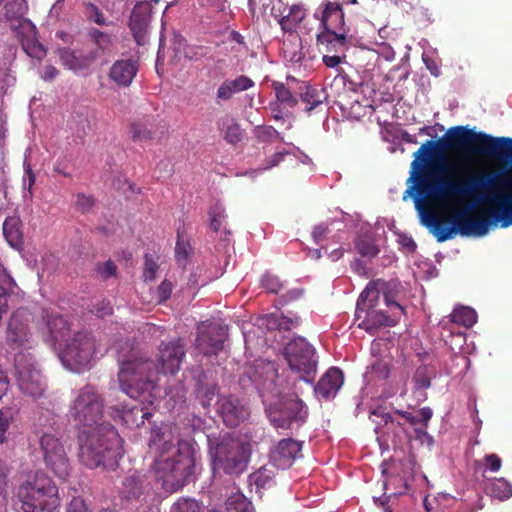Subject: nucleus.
Instances as JSON below:
<instances>
[{
	"label": "nucleus",
	"instance_id": "obj_23",
	"mask_svg": "<svg viewBox=\"0 0 512 512\" xmlns=\"http://www.w3.org/2000/svg\"><path fill=\"white\" fill-rule=\"evenodd\" d=\"M217 128L223 139L229 144H237L242 140L243 131L238 121L230 116L225 115L217 121Z\"/></svg>",
	"mask_w": 512,
	"mask_h": 512
},
{
	"label": "nucleus",
	"instance_id": "obj_57",
	"mask_svg": "<svg viewBox=\"0 0 512 512\" xmlns=\"http://www.w3.org/2000/svg\"><path fill=\"white\" fill-rule=\"evenodd\" d=\"M8 297V290L0 285V322L3 319V316L9 311Z\"/></svg>",
	"mask_w": 512,
	"mask_h": 512
},
{
	"label": "nucleus",
	"instance_id": "obj_9",
	"mask_svg": "<svg viewBox=\"0 0 512 512\" xmlns=\"http://www.w3.org/2000/svg\"><path fill=\"white\" fill-rule=\"evenodd\" d=\"M14 369H16L18 388L23 394L34 399L44 395L45 381L29 352H18L14 356Z\"/></svg>",
	"mask_w": 512,
	"mask_h": 512
},
{
	"label": "nucleus",
	"instance_id": "obj_4",
	"mask_svg": "<svg viewBox=\"0 0 512 512\" xmlns=\"http://www.w3.org/2000/svg\"><path fill=\"white\" fill-rule=\"evenodd\" d=\"M404 311L391 292V284L378 279L370 281L360 294L356 318L360 328L374 335L381 327L395 326Z\"/></svg>",
	"mask_w": 512,
	"mask_h": 512
},
{
	"label": "nucleus",
	"instance_id": "obj_8",
	"mask_svg": "<svg viewBox=\"0 0 512 512\" xmlns=\"http://www.w3.org/2000/svg\"><path fill=\"white\" fill-rule=\"evenodd\" d=\"M315 354V348L301 336L294 337L284 346V359L288 362V367L307 383H312L316 374Z\"/></svg>",
	"mask_w": 512,
	"mask_h": 512
},
{
	"label": "nucleus",
	"instance_id": "obj_59",
	"mask_svg": "<svg viewBox=\"0 0 512 512\" xmlns=\"http://www.w3.org/2000/svg\"><path fill=\"white\" fill-rule=\"evenodd\" d=\"M334 55H323V63L330 68L337 67L345 58V52L344 53H336L334 52Z\"/></svg>",
	"mask_w": 512,
	"mask_h": 512
},
{
	"label": "nucleus",
	"instance_id": "obj_48",
	"mask_svg": "<svg viewBox=\"0 0 512 512\" xmlns=\"http://www.w3.org/2000/svg\"><path fill=\"white\" fill-rule=\"evenodd\" d=\"M190 243L185 242L180 237L176 243L175 253L176 259L181 265H185L187 263L189 252H190Z\"/></svg>",
	"mask_w": 512,
	"mask_h": 512
},
{
	"label": "nucleus",
	"instance_id": "obj_21",
	"mask_svg": "<svg viewBox=\"0 0 512 512\" xmlns=\"http://www.w3.org/2000/svg\"><path fill=\"white\" fill-rule=\"evenodd\" d=\"M20 28L26 32L20 37L22 49L28 56L41 60L45 56L46 50L36 39V30L34 25L30 21L24 19L20 23Z\"/></svg>",
	"mask_w": 512,
	"mask_h": 512
},
{
	"label": "nucleus",
	"instance_id": "obj_63",
	"mask_svg": "<svg viewBox=\"0 0 512 512\" xmlns=\"http://www.w3.org/2000/svg\"><path fill=\"white\" fill-rule=\"evenodd\" d=\"M396 470L397 468L381 467V473L386 478L385 485L394 483Z\"/></svg>",
	"mask_w": 512,
	"mask_h": 512
},
{
	"label": "nucleus",
	"instance_id": "obj_1",
	"mask_svg": "<svg viewBox=\"0 0 512 512\" xmlns=\"http://www.w3.org/2000/svg\"><path fill=\"white\" fill-rule=\"evenodd\" d=\"M413 156L403 200L413 198L437 241L512 225V138L454 126Z\"/></svg>",
	"mask_w": 512,
	"mask_h": 512
},
{
	"label": "nucleus",
	"instance_id": "obj_36",
	"mask_svg": "<svg viewBox=\"0 0 512 512\" xmlns=\"http://www.w3.org/2000/svg\"><path fill=\"white\" fill-rule=\"evenodd\" d=\"M269 322L275 325L279 330H291L298 327L301 320L300 317L296 315H271Z\"/></svg>",
	"mask_w": 512,
	"mask_h": 512
},
{
	"label": "nucleus",
	"instance_id": "obj_2",
	"mask_svg": "<svg viewBox=\"0 0 512 512\" xmlns=\"http://www.w3.org/2000/svg\"><path fill=\"white\" fill-rule=\"evenodd\" d=\"M105 398L92 384L77 389L69 404V416L79 428V459L90 469L114 470L122 458L123 440L115 427L103 420Z\"/></svg>",
	"mask_w": 512,
	"mask_h": 512
},
{
	"label": "nucleus",
	"instance_id": "obj_49",
	"mask_svg": "<svg viewBox=\"0 0 512 512\" xmlns=\"http://www.w3.org/2000/svg\"><path fill=\"white\" fill-rule=\"evenodd\" d=\"M372 415L376 417L374 421L378 426H388L394 424V417L382 407L374 409Z\"/></svg>",
	"mask_w": 512,
	"mask_h": 512
},
{
	"label": "nucleus",
	"instance_id": "obj_52",
	"mask_svg": "<svg viewBox=\"0 0 512 512\" xmlns=\"http://www.w3.org/2000/svg\"><path fill=\"white\" fill-rule=\"evenodd\" d=\"M95 204L92 196L86 194H78L76 197V208L82 212L89 211Z\"/></svg>",
	"mask_w": 512,
	"mask_h": 512
},
{
	"label": "nucleus",
	"instance_id": "obj_45",
	"mask_svg": "<svg viewBox=\"0 0 512 512\" xmlns=\"http://www.w3.org/2000/svg\"><path fill=\"white\" fill-rule=\"evenodd\" d=\"M117 268L115 263L108 259L103 263H99L97 266V273L102 280H108L109 278L116 276Z\"/></svg>",
	"mask_w": 512,
	"mask_h": 512
},
{
	"label": "nucleus",
	"instance_id": "obj_42",
	"mask_svg": "<svg viewBox=\"0 0 512 512\" xmlns=\"http://www.w3.org/2000/svg\"><path fill=\"white\" fill-rule=\"evenodd\" d=\"M279 135V132L273 126H257L255 129V136L259 142H273Z\"/></svg>",
	"mask_w": 512,
	"mask_h": 512
},
{
	"label": "nucleus",
	"instance_id": "obj_47",
	"mask_svg": "<svg viewBox=\"0 0 512 512\" xmlns=\"http://www.w3.org/2000/svg\"><path fill=\"white\" fill-rule=\"evenodd\" d=\"M158 271L157 262L149 255H145L143 277L145 281H154Z\"/></svg>",
	"mask_w": 512,
	"mask_h": 512
},
{
	"label": "nucleus",
	"instance_id": "obj_64",
	"mask_svg": "<svg viewBox=\"0 0 512 512\" xmlns=\"http://www.w3.org/2000/svg\"><path fill=\"white\" fill-rule=\"evenodd\" d=\"M58 74H59V71H58V69L55 66L47 65L44 68V72H43L42 77H43L44 80H52Z\"/></svg>",
	"mask_w": 512,
	"mask_h": 512
},
{
	"label": "nucleus",
	"instance_id": "obj_11",
	"mask_svg": "<svg viewBox=\"0 0 512 512\" xmlns=\"http://www.w3.org/2000/svg\"><path fill=\"white\" fill-rule=\"evenodd\" d=\"M40 449L43 461L56 477L66 479L71 472V465L64 445L59 437L45 432L40 437Z\"/></svg>",
	"mask_w": 512,
	"mask_h": 512
},
{
	"label": "nucleus",
	"instance_id": "obj_44",
	"mask_svg": "<svg viewBox=\"0 0 512 512\" xmlns=\"http://www.w3.org/2000/svg\"><path fill=\"white\" fill-rule=\"evenodd\" d=\"M413 380L415 388L418 390H425L431 386V379L426 367L418 368L414 374Z\"/></svg>",
	"mask_w": 512,
	"mask_h": 512
},
{
	"label": "nucleus",
	"instance_id": "obj_6",
	"mask_svg": "<svg viewBox=\"0 0 512 512\" xmlns=\"http://www.w3.org/2000/svg\"><path fill=\"white\" fill-rule=\"evenodd\" d=\"M23 512H57L61 501L58 487L44 472L30 473L16 489Z\"/></svg>",
	"mask_w": 512,
	"mask_h": 512
},
{
	"label": "nucleus",
	"instance_id": "obj_58",
	"mask_svg": "<svg viewBox=\"0 0 512 512\" xmlns=\"http://www.w3.org/2000/svg\"><path fill=\"white\" fill-rule=\"evenodd\" d=\"M484 461L491 472L499 471L502 465L501 459L496 454H486Z\"/></svg>",
	"mask_w": 512,
	"mask_h": 512
},
{
	"label": "nucleus",
	"instance_id": "obj_61",
	"mask_svg": "<svg viewBox=\"0 0 512 512\" xmlns=\"http://www.w3.org/2000/svg\"><path fill=\"white\" fill-rule=\"evenodd\" d=\"M9 384V379L0 366V400H2V398L7 394L9 390Z\"/></svg>",
	"mask_w": 512,
	"mask_h": 512
},
{
	"label": "nucleus",
	"instance_id": "obj_27",
	"mask_svg": "<svg viewBox=\"0 0 512 512\" xmlns=\"http://www.w3.org/2000/svg\"><path fill=\"white\" fill-rule=\"evenodd\" d=\"M148 22V17L140 14L137 9L132 12L129 26L134 39L139 45H143L145 43Z\"/></svg>",
	"mask_w": 512,
	"mask_h": 512
},
{
	"label": "nucleus",
	"instance_id": "obj_41",
	"mask_svg": "<svg viewBox=\"0 0 512 512\" xmlns=\"http://www.w3.org/2000/svg\"><path fill=\"white\" fill-rule=\"evenodd\" d=\"M227 83L231 86L234 94L241 93V91H247L254 87V81L246 75H239L234 79H226Z\"/></svg>",
	"mask_w": 512,
	"mask_h": 512
},
{
	"label": "nucleus",
	"instance_id": "obj_15",
	"mask_svg": "<svg viewBox=\"0 0 512 512\" xmlns=\"http://www.w3.org/2000/svg\"><path fill=\"white\" fill-rule=\"evenodd\" d=\"M217 411L223 422L229 427H236L250 415L249 409L235 396L219 397Z\"/></svg>",
	"mask_w": 512,
	"mask_h": 512
},
{
	"label": "nucleus",
	"instance_id": "obj_56",
	"mask_svg": "<svg viewBox=\"0 0 512 512\" xmlns=\"http://www.w3.org/2000/svg\"><path fill=\"white\" fill-rule=\"evenodd\" d=\"M67 512H91L88 505L81 497H73L68 504Z\"/></svg>",
	"mask_w": 512,
	"mask_h": 512
},
{
	"label": "nucleus",
	"instance_id": "obj_55",
	"mask_svg": "<svg viewBox=\"0 0 512 512\" xmlns=\"http://www.w3.org/2000/svg\"><path fill=\"white\" fill-rule=\"evenodd\" d=\"M210 228L217 232L220 230L223 221L225 220V214L220 210H212L210 213Z\"/></svg>",
	"mask_w": 512,
	"mask_h": 512
},
{
	"label": "nucleus",
	"instance_id": "obj_50",
	"mask_svg": "<svg viewBox=\"0 0 512 512\" xmlns=\"http://www.w3.org/2000/svg\"><path fill=\"white\" fill-rule=\"evenodd\" d=\"M358 251L363 256L374 257L379 253V249L368 239H359L357 242Z\"/></svg>",
	"mask_w": 512,
	"mask_h": 512
},
{
	"label": "nucleus",
	"instance_id": "obj_35",
	"mask_svg": "<svg viewBox=\"0 0 512 512\" xmlns=\"http://www.w3.org/2000/svg\"><path fill=\"white\" fill-rule=\"evenodd\" d=\"M433 416V411L429 407H423L421 408L416 415H412V420H408V422L415 426L417 424H422L424 428H415V432L418 435H425L427 436L428 433L426 432L425 428L428 426V423L430 419Z\"/></svg>",
	"mask_w": 512,
	"mask_h": 512
},
{
	"label": "nucleus",
	"instance_id": "obj_39",
	"mask_svg": "<svg viewBox=\"0 0 512 512\" xmlns=\"http://www.w3.org/2000/svg\"><path fill=\"white\" fill-rule=\"evenodd\" d=\"M5 10L9 19H20L27 11L26 0H7Z\"/></svg>",
	"mask_w": 512,
	"mask_h": 512
},
{
	"label": "nucleus",
	"instance_id": "obj_60",
	"mask_svg": "<svg viewBox=\"0 0 512 512\" xmlns=\"http://www.w3.org/2000/svg\"><path fill=\"white\" fill-rule=\"evenodd\" d=\"M329 233V228L327 224L321 223L314 227L312 231V237L316 243L321 242L325 236Z\"/></svg>",
	"mask_w": 512,
	"mask_h": 512
},
{
	"label": "nucleus",
	"instance_id": "obj_7",
	"mask_svg": "<svg viewBox=\"0 0 512 512\" xmlns=\"http://www.w3.org/2000/svg\"><path fill=\"white\" fill-rule=\"evenodd\" d=\"M321 31L316 42L325 52H346L351 44L349 29L345 26L344 12L340 4L327 2L320 18Z\"/></svg>",
	"mask_w": 512,
	"mask_h": 512
},
{
	"label": "nucleus",
	"instance_id": "obj_54",
	"mask_svg": "<svg viewBox=\"0 0 512 512\" xmlns=\"http://www.w3.org/2000/svg\"><path fill=\"white\" fill-rule=\"evenodd\" d=\"M303 295H304V289H302V288L291 289L287 293H285L284 295H282L280 297V303L282 305H287L293 301H296V300L302 298Z\"/></svg>",
	"mask_w": 512,
	"mask_h": 512
},
{
	"label": "nucleus",
	"instance_id": "obj_38",
	"mask_svg": "<svg viewBox=\"0 0 512 512\" xmlns=\"http://www.w3.org/2000/svg\"><path fill=\"white\" fill-rule=\"evenodd\" d=\"M273 88L276 94V98L280 103L287 105L289 108H294L297 105L298 101L296 97H294L289 91V88L283 85L281 82H274Z\"/></svg>",
	"mask_w": 512,
	"mask_h": 512
},
{
	"label": "nucleus",
	"instance_id": "obj_24",
	"mask_svg": "<svg viewBox=\"0 0 512 512\" xmlns=\"http://www.w3.org/2000/svg\"><path fill=\"white\" fill-rule=\"evenodd\" d=\"M19 217H8L3 224V234L10 246L20 250L23 245V233Z\"/></svg>",
	"mask_w": 512,
	"mask_h": 512
},
{
	"label": "nucleus",
	"instance_id": "obj_53",
	"mask_svg": "<svg viewBox=\"0 0 512 512\" xmlns=\"http://www.w3.org/2000/svg\"><path fill=\"white\" fill-rule=\"evenodd\" d=\"M234 95L235 94L226 79L218 86L216 91V98L219 101H229Z\"/></svg>",
	"mask_w": 512,
	"mask_h": 512
},
{
	"label": "nucleus",
	"instance_id": "obj_17",
	"mask_svg": "<svg viewBox=\"0 0 512 512\" xmlns=\"http://www.w3.org/2000/svg\"><path fill=\"white\" fill-rule=\"evenodd\" d=\"M301 444L292 439L284 438L271 450L270 458L280 469L289 468L300 455Z\"/></svg>",
	"mask_w": 512,
	"mask_h": 512
},
{
	"label": "nucleus",
	"instance_id": "obj_51",
	"mask_svg": "<svg viewBox=\"0 0 512 512\" xmlns=\"http://www.w3.org/2000/svg\"><path fill=\"white\" fill-rule=\"evenodd\" d=\"M173 291V285L170 281L164 280L157 289V298L159 303H163L167 301Z\"/></svg>",
	"mask_w": 512,
	"mask_h": 512
},
{
	"label": "nucleus",
	"instance_id": "obj_12",
	"mask_svg": "<svg viewBox=\"0 0 512 512\" xmlns=\"http://www.w3.org/2000/svg\"><path fill=\"white\" fill-rule=\"evenodd\" d=\"M248 459L246 446L235 439L222 440L215 449V461L226 473H240Z\"/></svg>",
	"mask_w": 512,
	"mask_h": 512
},
{
	"label": "nucleus",
	"instance_id": "obj_10",
	"mask_svg": "<svg viewBox=\"0 0 512 512\" xmlns=\"http://www.w3.org/2000/svg\"><path fill=\"white\" fill-rule=\"evenodd\" d=\"M62 359L68 365L85 368L96 350L95 337L89 331L76 332L63 343Z\"/></svg>",
	"mask_w": 512,
	"mask_h": 512
},
{
	"label": "nucleus",
	"instance_id": "obj_32",
	"mask_svg": "<svg viewBox=\"0 0 512 512\" xmlns=\"http://www.w3.org/2000/svg\"><path fill=\"white\" fill-rule=\"evenodd\" d=\"M226 508L228 512H254L252 503L241 493L230 496Z\"/></svg>",
	"mask_w": 512,
	"mask_h": 512
},
{
	"label": "nucleus",
	"instance_id": "obj_40",
	"mask_svg": "<svg viewBox=\"0 0 512 512\" xmlns=\"http://www.w3.org/2000/svg\"><path fill=\"white\" fill-rule=\"evenodd\" d=\"M170 512H202V507L195 499L179 498L171 506Z\"/></svg>",
	"mask_w": 512,
	"mask_h": 512
},
{
	"label": "nucleus",
	"instance_id": "obj_31",
	"mask_svg": "<svg viewBox=\"0 0 512 512\" xmlns=\"http://www.w3.org/2000/svg\"><path fill=\"white\" fill-rule=\"evenodd\" d=\"M83 13L89 22L99 26H107L110 23L100 7L92 2L83 3Z\"/></svg>",
	"mask_w": 512,
	"mask_h": 512
},
{
	"label": "nucleus",
	"instance_id": "obj_37",
	"mask_svg": "<svg viewBox=\"0 0 512 512\" xmlns=\"http://www.w3.org/2000/svg\"><path fill=\"white\" fill-rule=\"evenodd\" d=\"M391 360L389 358H376L370 364V372L379 380H386L390 375Z\"/></svg>",
	"mask_w": 512,
	"mask_h": 512
},
{
	"label": "nucleus",
	"instance_id": "obj_18",
	"mask_svg": "<svg viewBox=\"0 0 512 512\" xmlns=\"http://www.w3.org/2000/svg\"><path fill=\"white\" fill-rule=\"evenodd\" d=\"M138 62L133 59L115 60L108 70V79L118 87H129L138 72Z\"/></svg>",
	"mask_w": 512,
	"mask_h": 512
},
{
	"label": "nucleus",
	"instance_id": "obj_20",
	"mask_svg": "<svg viewBox=\"0 0 512 512\" xmlns=\"http://www.w3.org/2000/svg\"><path fill=\"white\" fill-rule=\"evenodd\" d=\"M344 383V376L340 369L330 368L314 387L318 398L329 400L334 398Z\"/></svg>",
	"mask_w": 512,
	"mask_h": 512
},
{
	"label": "nucleus",
	"instance_id": "obj_19",
	"mask_svg": "<svg viewBox=\"0 0 512 512\" xmlns=\"http://www.w3.org/2000/svg\"><path fill=\"white\" fill-rule=\"evenodd\" d=\"M6 337L8 343L14 347H31L28 326L19 310L10 315Z\"/></svg>",
	"mask_w": 512,
	"mask_h": 512
},
{
	"label": "nucleus",
	"instance_id": "obj_29",
	"mask_svg": "<svg viewBox=\"0 0 512 512\" xmlns=\"http://www.w3.org/2000/svg\"><path fill=\"white\" fill-rule=\"evenodd\" d=\"M120 493L126 499L138 498L142 494L140 477L136 474L127 475L122 482Z\"/></svg>",
	"mask_w": 512,
	"mask_h": 512
},
{
	"label": "nucleus",
	"instance_id": "obj_30",
	"mask_svg": "<svg viewBox=\"0 0 512 512\" xmlns=\"http://www.w3.org/2000/svg\"><path fill=\"white\" fill-rule=\"evenodd\" d=\"M489 494L500 501L512 496V485L504 478H494L489 484Z\"/></svg>",
	"mask_w": 512,
	"mask_h": 512
},
{
	"label": "nucleus",
	"instance_id": "obj_26",
	"mask_svg": "<svg viewBox=\"0 0 512 512\" xmlns=\"http://www.w3.org/2000/svg\"><path fill=\"white\" fill-rule=\"evenodd\" d=\"M306 17V10L299 6V5H293L287 14V16H284L280 20V28L284 32L293 33L296 32L299 28L301 22Z\"/></svg>",
	"mask_w": 512,
	"mask_h": 512
},
{
	"label": "nucleus",
	"instance_id": "obj_62",
	"mask_svg": "<svg viewBox=\"0 0 512 512\" xmlns=\"http://www.w3.org/2000/svg\"><path fill=\"white\" fill-rule=\"evenodd\" d=\"M93 311L96 313L97 316L105 317L107 315L112 314V307L109 305V303L102 302L100 304L95 305Z\"/></svg>",
	"mask_w": 512,
	"mask_h": 512
},
{
	"label": "nucleus",
	"instance_id": "obj_25",
	"mask_svg": "<svg viewBox=\"0 0 512 512\" xmlns=\"http://www.w3.org/2000/svg\"><path fill=\"white\" fill-rule=\"evenodd\" d=\"M47 327L52 338L62 346L70 337L71 328L68 321L61 315H51L47 319Z\"/></svg>",
	"mask_w": 512,
	"mask_h": 512
},
{
	"label": "nucleus",
	"instance_id": "obj_3",
	"mask_svg": "<svg viewBox=\"0 0 512 512\" xmlns=\"http://www.w3.org/2000/svg\"><path fill=\"white\" fill-rule=\"evenodd\" d=\"M186 350L182 339L162 342L159 346V367L149 358H127L119 360L118 383L120 390L141 403L152 404L157 397V377L177 374L185 359Z\"/></svg>",
	"mask_w": 512,
	"mask_h": 512
},
{
	"label": "nucleus",
	"instance_id": "obj_34",
	"mask_svg": "<svg viewBox=\"0 0 512 512\" xmlns=\"http://www.w3.org/2000/svg\"><path fill=\"white\" fill-rule=\"evenodd\" d=\"M129 135L135 142H146L153 138L152 131L141 121H134L130 124Z\"/></svg>",
	"mask_w": 512,
	"mask_h": 512
},
{
	"label": "nucleus",
	"instance_id": "obj_28",
	"mask_svg": "<svg viewBox=\"0 0 512 512\" xmlns=\"http://www.w3.org/2000/svg\"><path fill=\"white\" fill-rule=\"evenodd\" d=\"M300 101L304 104V112L308 115L322 105L324 98L321 96L317 88L313 86H305V91L299 95Z\"/></svg>",
	"mask_w": 512,
	"mask_h": 512
},
{
	"label": "nucleus",
	"instance_id": "obj_5",
	"mask_svg": "<svg viewBox=\"0 0 512 512\" xmlns=\"http://www.w3.org/2000/svg\"><path fill=\"white\" fill-rule=\"evenodd\" d=\"M165 432L159 457L155 460V474L162 488L174 493L187 485L193 474V457L190 452H182L170 439H165Z\"/></svg>",
	"mask_w": 512,
	"mask_h": 512
},
{
	"label": "nucleus",
	"instance_id": "obj_13",
	"mask_svg": "<svg viewBox=\"0 0 512 512\" xmlns=\"http://www.w3.org/2000/svg\"><path fill=\"white\" fill-rule=\"evenodd\" d=\"M227 337V328L219 322L201 323L198 325L196 348L204 355H216L223 349Z\"/></svg>",
	"mask_w": 512,
	"mask_h": 512
},
{
	"label": "nucleus",
	"instance_id": "obj_16",
	"mask_svg": "<svg viewBox=\"0 0 512 512\" xmlns=\"http://www.w3.org/2000/svg\"><path fill=\"white\" fill-rule=\"evenodd\" d=\"M60 59L66 68L76 73L88 70L97 61L95 52H91L88 44L81 48L60 50Z\"/></svg>",
	"mask_w": 512,
	"mask_h": 512
},
{
	"label": "nucleus",
	"instance_id": "obj_33",
	"mask_svg": "<svg viewBox=\"0 0 512 512\" xmlns=\"http://www.w3.org/2000/svg\"><path fill=\"white\" fill-rule=\"evenodd\" d=\"M452 321L466 328L473 326L477 320L475 311L469 307L456 308L451 314Z\"/></svg>",
	"mask_w": 512,
	"mask_h": 512
},
{
	"label": "nucleus",
	"instance_id": "obj_14",
	"mask_svg": "<svg viewBox=\"0 0 512 512\" xmlns=\"http://www.w3.org/2000/svg\"><path fill=\"white\" fill-rule=\"evenodd\" d=\"M303 407L302 400L296 395H289L269 409V420L277 429H289L292 422L302 419Z\"/></svg>",
	"mask_w": 512,
	"mask_h": 512
},
{
	"label": "nucleus",
	"instance_id": "obj_43",
	"mask_svg": "<svg viewBox=\"0 0 512 512\" xmlns=\"http://www.w3.org/2000/svg\"><path fill=\"white\" fill-rule=\"evenodd\" d=\"M262 287L270 293L278 294L283 289V283L277 276L266 274L261 280Z\"/></svg>",
	"mask_w": 512,
	"mask_h": 512
},
{
	"label": "nucleus",
	"instance_id": "obj_46",
	"mask_svg": "<svg viewBox=\"0 0 512 512\" xmlns=\"http://www.w3.org/2000/svg\"><path fill=\"white\" fill-rule=\"evenodd\" d=\"M11 409H0V443H4L7 440L6 432L10 427Z\"/></svg>",
	"mask_w": 512,
	"mask_h": 512
},
{
	"label": "nucleus",
	"instance_id": "obj_22",
	"mask_svg": "<svg viewBox=\"0 0 512 512\" xmlns=\"http://www.w3.org/2000/svg\"><path fill=\"white\" fill-rule=\"evenodd\" d=\"M90 44L89 49L95 52L96 59H100L112 52L114 40L111 34L104 32L98 28H90L87 32Z\"/></svg>",
	"mask_w": 512,
	"mask_h": 512
}]
</instances>
